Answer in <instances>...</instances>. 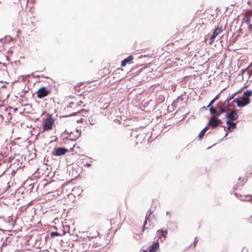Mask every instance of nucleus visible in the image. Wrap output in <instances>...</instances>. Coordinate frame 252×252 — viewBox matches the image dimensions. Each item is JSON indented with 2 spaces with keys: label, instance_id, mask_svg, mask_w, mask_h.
<instances>
[{
  "label": "nucleus",
  "instance_id": "f257e3e1",
  "mask_svg": "<svg viewBox=\"0 0 252 252\" xmlns=\"http://www.w3.org/2000/svg\"><path fill=\"white\" fill-rule=\"evenodd\" d=\"M54 121V119L51 115L48 116L43 124V130L48 131L51 129Z\"/></svg>",
  "mask_w": 252,
  "mask_h": 252
},
{
  "label": "nucleus",
  "instance_id": "f03ea898",
  "mask_svg": "<svg viewBox=\"0 0 252 252\" xmlns=\"http://www.w3.org/2000/svg\"><path fill=\"white\" fill-rule=\"evenodd\" d=\"M233 101L236 102L239 107H244L250 103V98L248 97H243L241 99L235 98Z\"/></svg>",
  "mask_w": 252,
  "mask_h": 252
},
{
  "label": "nucleus",
  "instance_id": "7ed1b4c3",
  "mask_svg": "<svg viewBox=\"0 0 252 252\" xmlns=\"http://www.w3.org/2000/svg\"><path fill=\"white\" fill-rule=\"evenodd\" d=\"M50 93V91L47 90L45 87H42L36 92L37 96L39 98H43L47 96Z\"/></svg>",
  "mask_w": 252,
  "mask_h": 252
},
{
  "label": "nucleus",
  "instance_id": "20e7f679",
  "mask_svg": "<svg viewBox=\"0 0 252 252\" xmlns=\"http://www.w3.org/2000/svg\"><path fill=\"white\" fill-rule=\"evenodd\" d=\"M167 230L166 229H160L157 231V235L158 239L160 240V242H163L166 238Z\"/></svg>",
  "mask_w": 252,
  "mask_h": 252
},
{
  "label": "nucleus",
  "instance_id": "39448f33",
  "mask_svg": "<svg viewBox=\"0 0 252 252\" xmlns=\"http://www.w3.org/2000/svg\"><path fill=\"white\" fill-rule=\"evenodd\" d=\"M221 120L217 118L215 116H213L209 120L208 126H211L212 128L216 127L219 125L221 124Z\"/></svg>",
  "mask_w": 252,
  "mask_h": 252
},
{
  "label": "nucleus",
  "instance_id": "423d86ee",
  "mask_svg": "<svg viewBox=\"0 0 252 252\" xmlns=\"http://www.w3.org/2000/svg\"><path fill=\"white\" fill-rule=\"evenodd\" d=\"M67 152L68 150L65 148H58L52 152V154L55 156H61L65 155Z\"/></svg>",
  "mask_w": 252,
  "mask_h": 252
},
{
  "label": "nucleus",
  "instance_id": "0eeeda50",
  "mask_svg": "<svg viewBox=\"0 0 252 252\" xmlns=\"http://www.w3.org/2000/svg\"><path fill=\"white\" fill-rule=\"evenodd\" d=\"M225 117L228 119L227 121L232 122L236 120L238 118V115L235 110H233L230 113H227Z\"/></svg>",
  "mask_w": 252,
  "mask_h": 252
},
{
  "label": "nucleus",
  "instance_id": "6e6552de",
  "mask_svg": "<svg viewBox=\"0 0 252 252\" xmlns=\"http://www.w3.org/2000/svg\"><path fill=\"white\" fill-rule=\"evenodd\" d=\"M251 67H252V63H251L246 69L242 70V74H247L248 78H250L252 75V69L251 68Z\"/></svg>",
  "mask_w": 252,
  "mask_h": 252
},
{
  "label": "nucleus",
  "instance_id": "1a4fd4ad",
  "mask_svg": "<svg viewBox=\"0 0 252 252\" xmlns=\"http://www.w3.org/2000/svg\"><path fill=\"white\" fill-rule=\"evenodd\" d=\"M226 125L227 126V128L230 131H232L236 127V124L233 122H230V121H227Z\"/></svg>",
  "mask_w": 252,
  "mask_h": 252
},
{
  "label": "nucleus",
  "instance_id": "9d476101",
  "mask_svg": "<svg viewBox=\"0 0 252 252\" xmlns=\"http://www.w3.org/2000/svg\"><path fill=\"white\" fill-rule=\"evenodd\" d=\"M133 58L132 56H129L126 58L124 59L121 63L122 66H125L126 63H130L131 61L133 60Z\"/></svg>",
  "mask_w": 252,
  "mask_h": 252
},
{
  "label": "nucleus",
  "instance_id": "9b49d317",
  "mask_svg": "<svg viewBox=\"0 0 252 252\" xmlns=\"http://www.w3.org/2000/svg\"><path fill=\"white\" fill-rule=\"evenodd\" d=\"M159 244L158 242L154 243L152 246L149 250V252H156V251L159 248Z\"/></svg>",
  "mask_w": 252,
  "mask_h": 252
},
{
  "label": "nucleus",
  "instance_id": "f8f14e48",
  "mask_svg": "<svg viewBox=\"0 0 252 252\" xmlns=\"http://www.w3.org/2000/svg\"><path fill=\"white\" fill-rule=\"evenodd\" d=\"M221 32H222L221 28H217L214 31L211 36H212V38H215L217 35H218Z\"/></svg>",
  "mask_w": 252,
  "mask_h": 252
},
{
  "label": "nucleus",
  "instance_id": "ddd939ff",
  "mask_svg": "<svg viewBox=\"0 0 252 252\" xmlns=\"http://www.w3.org/2000/svg\"><path fill=\"white\" fill-rule=\"evenodd\" d=\"M225 111L226 110L224 108L221 106H218L216 117H219L221 114L224 113Z\"/></svg>",
  "mask_w": 252,
  "mask_h": 252
},
{
  "label": "nucleus",
  "instance_id": "4468645a",
  "mask_svg": "<svg viewBox=\"0 0 252 252\" xmlns=\"http://www.w3.org/2000/svg\"><path fill=\"white\" fill-rule=\"evenodd\" d=\"M209 108L211 114L215 115V116L216 117L218 106L217 107H210Z\"/></svg>",
  "mask_w": 252,
  "mask_h": 252
},
{
  "label": "nucleus",
  "instance_id": "2eb2a0df",
  "mask_svg": "<svg viewBox=\"0 0 252 252\" xmlns=\"http://www.w3.org/2000/svg\"><path fill=\"white\" fill-rule=\"evenodd\" d=\"M208 129V126H207L201 131L198 136L200 139L203 137V136L204 135L205 132L207 131Z\"/></svg>",
  "mask_w": 252,
  "mask_h": 252
},
{
  "label": "nucleus",
  "instance_id": "dca6fc26",
  "mask_svg": "<svg viewBox=\"0 0 252 252\" xmlns=\"http://www.w3.org/2000/svg\"><path fill=\"white\" fill-rule=\"evenodd\" d=\"M244 96L243 97H248L249 98V96H250L252 94V91L250 90H248L247 91H245L244 92Z\"/></svg>",
  "mask_w": 252,
  "mask_h": 252
},
{
  "label": "nucleus",
  "instance_id": "f3484780",
  "mask_svg": "<svg viewBox=\"0 0 252 252\" xmlns=\"http://www.w3.org/2000/svg\"><path fill=\"white\" fill-rule=\"evenodd\" d=\"M237 93L236 92L234 94H231V95H229V97L227 98V101L228 102L229 100L232 99L234 96L236 95Z\"/></svg>",
  "mask_w": 252,
  "mask_h": 252
},
{
  "label": "nucleus",
  "instance_id": "a211bd4d",
  "mask_svg": "<svg viewBox=\"0 0 252 252\" xmlns=\"http://www.w3.org/2000/svg\"><path fill=\"white\" fill-rule=\"evenodd\" d=\"M183 101V97L182 96H178L176 100L174 101V102H178L179 101Z\"/></svg>",
  "mask_w": 252,
  "mask_h": 252
},
{
  "label": "nucleus",
  "instance_id": "6ab92c4d",
  "mask_svg": "<svg viewBox=\"0 0 252 252\" xmlns=\"http://www.w3.org/2000/svg\"><path fill=\"white\" fill-rule=\"evenodd\" d=\"M59 234L57 232H53L51 233V237H54L55 236H59Z\"/></svg>",
  "mask_w": 252,
  "mask_h": 252
},
{
  "label": "nucleus",
  "instance_id": "aec40b11",
  "mask_svg": "<svg viewBox=\"0 0 252 252\" xmlns=\"http://www.w3.org/2000/svg\"><path fill=\"white\" fill-rule=\"evenodd\" d=\"M216 100L214 99H213L209 103V104L208 105L207 107H212V105L215 102Z\"/></svg>",
  "mask_w": 252,
  "mask_h": 252
},
{
  "label": "nucleus",
  "instance_id": "412c9836",
  "mask_svg": "<svg viewBox=\"0 0 252 252\" xmlns=\"http://www.w3.org/2000/svg\"><path fill=\"white\" fill-rule=\"evenodd\" d=\"M215 38H212V36H211L210 39V44H211L214 41V39Z\"/></svg>",
  "mask_w": 252,
  "mask_h": 252
},
{
  "label": "nucleus",
  "instance_id": "4be33fe9",
  "mask_svg": "<svg viewBox=\"0 0 252 252\" xmlns=\"http://www.w3.org/2000/svg\"><path fill=\"white\" fill-rule=\"evenodd\" d=\"M147 220H148V218L147 217H146L145 218V222H144V226H143V227H145V225L147 223Z\"/></svg>",
  "mask_w": 252,
  "mask_h": 252
},
{
  "label": "nucleus",
  "instance_id": "5701e85b",
  "mask_svg": "<svg viewBox=\"0 0 252 252\" xmlns=\"http://www.w3.org/2000/svg\"><path fill=\"white\" fill-rule=\"evenodd\" d=\"M220 94L217 95L214 98L215 100H217L219 98Z\"/></svg>",
  "mask_w": 252,
  "mask_h": 252
},
{
  "label": "nucleus",
  "instance_id": "b1692460",
  "mask_svg": "<svg viewBox=\"0 0 252 252\" xmlns=\"http://www.w3.org/2000/svg\"><path fill=\"white\" fill-rule=\"evenodd\" d=\"M86 166H87V167H90L91 166V164L90 163H87L86 164H85Z\"/></svg>",
  "mask_w": 252,
  "mask_h": 252
},
{
  "label": "nucleus",
  "instance_id": "393cba45",
  "mask_svg": "<svg viewBox=\"0 0 252 252\" xmlns=\"http://www.w3.org/2000/svg\"><path fill=\"white\" fill-rule=\"evenodd\" d=\"M240 33H241V30H239V32H238V35H240Z\"/></svg>",
  "mask_w": 252,
  "mask_h": 252
},
{
  "label": "nucleus",
  "instance_id": "a878e982",
  "mask_svg": "<svg viewBox=\"0 0 252 252\" xmlns=\"http://www.w3.org/2000/svg\"><path fill=\"white\" fill-rule=\"evenodd\" d=\"M6 245H7V244H6V243H4V242H3V243H2V246H6Z\"/></svg>",
  "mask_w": 252,
  "mask_h": 252
},
{
  "label": "nucleus",
  "instance_id": "bb28decb",
  "mask_svg": "<svg viewBox=\"0 0 252 252\" xmlns=\"http://www.w3.org/2000/svg\"><path fill=\"white\" fill-rule=\"evenodd\" d=\"M250 197H251V198H252V196H251ZM249 201H252V199H249Z\"/></svg>",
  "mask_w": 252,
  "mask_h": 252
},
{
  "label": "nucleus",
  "instance_id": "cd10ccee",
  "mask_svg": "<svg viewBox=\"0 0 252 252\" xmlns=\"http://www.w3.org/2000/svg\"><path fill=\"white\" fill-rule=\"evenodd\" d=\"M152 214L151 212L149 213V216H150L151 214Z\"/></svg>",
  "mask_w": 252,
  "mask_h": 252
},
{
  "label": "nucleus",
  "instance_id": "c85d7f7f",
  "mask_svg": "<svg viewBox=\"0 0 252 252\" xmlns=\"http://www.w3.org/2000/svg\"><path fill=\"white\" fill-rule=\"evenodd\" d=\"M227 135V133H226L225 134V136H226Z\"/></svg>",
  "mask_w": 252,
  "mask_h": 252
},
{
  "label": "nucleus",
  "instance_id": "c756f323",
  "mask_svg": "<svg viewBox=\"0 0 252 252\" xmlns=\"http://www.w3.org/2000/svg\"><path fill=\"white\" fill-rule=\"evenodd\" d=\"M90 124H92V125H93L94 123L90 122Z\"/></svg>",
  "mask_w": 252,
  "mask_h": 252
}]
</instances>
